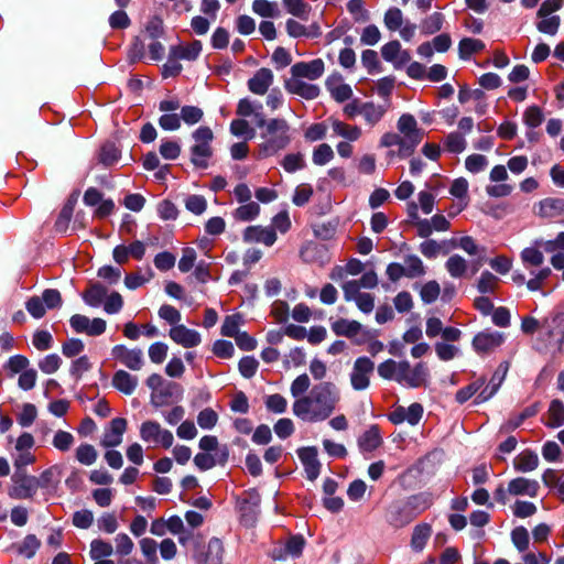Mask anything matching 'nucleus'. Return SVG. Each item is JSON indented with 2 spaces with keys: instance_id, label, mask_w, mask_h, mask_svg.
Segmentation results:
<instances>
[{
  "instance_id": "nucleus-1",
  "label": "nucleus",
  "mask_w": 564,
  "mask_h": 564,
  "mask_svg": "<svg viewBox=\"0 0 564 564\" xmlns=\"http://www.w3.org/2000/svg\"><path fill=\"white\" fill-rule=\"evenodd\" d=\"M339 402V389L335 383L324 381L316 384L308 394L296 399L292 411L302 421L322 422L334 413Z\"/></svg>"
},
{
  "instance_id": "nucleus-2",
  "label": "nucleus",
  "mask_w": 564,
  "mask_h": 564,
  "mask_svg": "<svg viewBox=\"0 0 564 564\" xmlns=\"http://www.w3.org/2000/svg\"><path fill=\"white\" fill-rule=\"evenodd\" d=\"M258 127L262 128L259 155L269 158L285 149L292 141L291 127L285 119H261Z\"/></svg>"
},
{
  "instance_id": "nucleus-3",
  "label": "nucleus",
  "mask_w": 564,
  "mask_h": 564,
  "mask_svg": "<svg viewBox=\"0 0 564 564\" xmlns=\"http://www.w3.org/2000/svg\"><path fill=\"white\" fill-rule=\"evenodd\" d=\"M192 138L194 144L189 149L191 161L196 167L206 169L213 155L214 133L208 127H199L192 133Z\"/></svg>"
},
{
  "instance_id": "nucleus-4",
  "label": "nucleus",
  "mask_w": 564,
  "mask_h": 564,
  "mask_svg": "<svg viewBox=\"0 0 564 564\" xmlns=\"http://www.w3.org/2000/svg\"><path fill=\"white\" fill-rule=\"evenodd\" d=\"M140 437L153 447L170 448L174 442L173 433L170 430L163 429L159 422L152 420L144 421L140 425Z\"/></svg>"
},
{
  "instance_id": "nucleus-5",
  "label": "nucleus",
  "mask_w": 564,
  "mask_h": 564,
  "mask_svg": "<svg viewBox=\"0 0 564 564\" xmlns=\"http://www.w3.org/2000/svg\"><path fill=\"white\" fill-rule=\"evenodd\" d=\"M399 134L403 141V149L411 154L423 139V131L419 128L417 121L412 115H402L397 123Z\"/></svg>"
},
{
  "instance_id": "nucleus-6",
  "label": "nucleus",
  "mask_w": 564,
  "mask_h": 564,
  "mask_svg": "<svg viewBox=\"0 0 564 564\" xmlns=\"http://www.w3.org/2000/svg\"><path fill=\"white\" fill-rule=\"evenodd\" d=\"M11 481L12 485L8 489V495L13 499H31L37 492V478L28 475L25 471H14Z\"/></svg>"
},
{
  "instance_id": "nucleus-7",
  "label": "nucleus",
  "mask_w": 564,
  "mask_h": 564,
  "mask_svg": "<svg viewBox=\"0 0 564 564\" xmlns=\"http://www.w3.org/2000/svg\"><path fill=\"white\" fill-rule=\"evenodd\" d=\"M373 370L375 364L370 360V358H357L349 373V380L352 389L356 391H364L368 389Z\"/></svg>"
},
{
  "instance_id": "nucleus-8",
  "label": "nucleus",
  "mask_w": 564,
  "mask_h": 564,
  "mask_svg": "<svg viewBox=\"0 0 564 564\" xmlns=\"http://www.w3.org/2000/svg\"><path fill=\"white\" fill-rule=\"evenodd\" d=\"M70 327L78 334H86L88 336H99L105 333L107 323L105 319L96 317L90 319L89 317L75 314L69 319Z\"/></svg>"
},
{
  "instance_id": "nucleus-9",
  "label": "nucleus",
  "mask_w": 564,
  "mask_h": 564,
  "mask_svg": "<svg viewBox=\"0 0 564 564\" xmlns=\"http://www.w3.org/2000/svg\"><path fill=\"white\" fill-rule=\"evenodd\" d=\"M111 356L115 360L133 371L140 370L144 364L141 349H130L124 345H116L111 349Z\"/></svg>"
},
{
  "instance_id": "nucleus-10",
  "label": "nucleus",
  "mask_w": 564,
  "mask_h": 564,
  "mask_svg": "<svg viewBox=\"0 0 564 564\" xmlns=\"http://www.w3.org/2000/svg\"><path fill=\"white\" fill-rule=\"evenodd\" d=\"M414 520L404 500L393 501L386 510V521L395 529H401Z\"/></svg>"
},
{
  "instance_id": "nucleus-11",
  "label": "nucleus",
  "mask_w": 564,
  "mask_h": 564,
  "mask_svg": "<svg viewBox=\"0 0 564 564\" xmlns=\"http://www.w3.org/2000/svg\"><path fill=\"white\" fill-rule=\"evenodd\" d=\"M325 72V64L323 59L315 58L310 62H299L292 65L291 76L297 78H306L308 80H316Z\"/></svg>"
},
{
  "instance_id": "nucleus-12",
  "label": "nucleus",
  "mask_w": 564,
  "mask_h": 564,
  "mask_svg": "<svg viewBox=\"0 0 564 564\" xmlns=\"http://www.w3.org/2000/svg\"><path fill=\"white\" fill-rule=\"evenodd\" d=\"M505 335L499 332H480L473 339V347L478 354H489L500 347Z\"/></svg>"
},
{
  "instance_id": "nucleus-13",
  "label": "nucleus",
  "mask_w": 564,
  "mask_h": 564,
  "mask_svg": "<svg viewBox=\"0 0 564 564\" xmlns=\"http://www.w3.org/2000/svg\"><path fill=\"white\" fill-rule=\"evenodd\" d=\"M127 425V420L123 417L112 419L109 425L105 429L100 441L101 446L106 448L119 446L122 443Z\"/></svg>"
},
{
  "instance_id": "nucleus-14",
  "label": "nucleus",
  "mask_w": 564,
  "mask_h": 564,
  "mask_svg": "<svg viewBox=\"0 0 564 564\" xmlns=\"http://www.w3.org/2000/svg\"><path fill=\"white\" fill-rule=\"evenodd\" d=\"M243 241L247 243H263L271 247L276 241V232L270 227L249 226L242 235Z\"/></svg>"
},
{
  "instance_id": "nucleus-15",
  "label": "nucleus",
  "mask_w": 564,
  "mask_h": 564,
  "mask_svg": "<svg viewBox=\"0 0 564 564\" xmlns=\"http://www.w3.org/2000/svg\"><path fill=\"white\" fill-rule=\"evenodd\" d=\"M325 86L329 91L332 98L337 102H345L351 99L352 89L350 85L344 82L340 74H332L325 82Z\"/></svg>"
},
{
  "instance_id": "nucleus-16",
  "label": "nucleus",
  "mask_w": 564,
  "mask_h": 564,
  "mask_svg": "<svg viewBox=\"0 0 564 564\" xmlns=\"http://www.w3.org/2000/svg\"><path fill=\"white\" fill-rule=\"evenodd\" d=\"M423 415V406L420 403H412L410 406H397L389 415L393 424H401L408 422L411 425H416Z\"/></svg>"
},
{
  "instance_id": "nucleus-17",
  "label": "nucleus",
  "mask_w": 564,
  "mask_h": 564,
  "mask_svg": "<svg viewBox=\"0 0 564 564\" xmlns=\"http://www.w3.org/2000/svg\"><path fill=\"white\" fill-rule=\"evenodd\" d=\"M169 336L174 343L184 348H193L200 344L199 333L182 324L172 326Z\"/></svg>"
},
{
  "instance_id": "nucleus-18",
  "label": "nucleus",
  "mask_w": 564,
  "mask_h": 564,
  "mask_svg": "<svg viewBox=\"0 0 564 564\" xmlns=\"http://www.w3.org/2000/svg\"><path fill=\"white\" fill-rule=\"evenodd\" d=\"M274 75L271 69L262 67L258 69L248 80V88L251 93L263 96L273 84Z\"/></svg>"
},
{
  "instance_id": "nucleus-19",
  "label": "nucleus",
  "mask_w": 564,
  "mask_h": 564,
  "mask_svg": "<svg viewBox=\"0 0 564 564\" xmlns=\"http://www.w3.org/2000/svg\"><path fill=\"white\" fill-rule=\"evenodd\" d=\"M285 89L289 93L299 95L305 99H315L321 93L317 85L308 84L303 79L293 76L285 80Z\"/></svg>"
},
{
  "instance_id": "nucleus-20",
  "label": "nucleus",
  "mask_w": 564,
  "mask_h": 564,
  "mask_svg": "<svg viewBox=\"0 0 564 564\" xmlns=\"http://www.w3.org/2000/svg\"><path fill=\"white\" fill-rule=\"evenodd\" d=\"M540 485L534 479L517 477L509 481L508 492L511 496H528L534 498L538 496Z\"/></svg>"
},
{
  "instance_id": "nucleus-21",
  "label": "nucleus",
  "mask_w": 564,
  "mask_h": 564,
  "mask_svg": "<svg viewBox=\"0 0 564 564\" xmlns=\"http://www.w3.org/2000/svg\"><path fill=\"white\" fill-rule=\"evenodd\" d=\"M328 122L334 134L343 138L347 142H356L362 135V130L357 124H350L336 118H329Z\"/></svg>"
},
{
  "instance_id": "nucleus-22",
  "label": "nucleus",
  "mask_w": 564,
  "mask_h": 564,
  "mask_svg": "<svg viewBox=\"0 0 564 564\" xmlns=\"http://www.w3.org/2000/svg\"><path fill=\"white\" fill-rule=\"evenodd\" d=\"M381 55L384 61L392 63L395 67L402 66L411 59L409 52L402 50L398 41L386 43L381 47Z\"/></svg>"
},
{
  "instance_id": "nucleus-23",
  "label": "nucleus",
  "mask_w": 564,
  "mask_h": 564,
  "mask_svg": "<svg viewBox=\"0 0 564 564\" xmlns=\"http://www.w3.org/2000/svg\"><path fill=\"white\" fill-rule=\"evenodd\" d=\"M297 454L304 465L307 478L310 480L316 479L321 471V463L317 459V449L315 447H304L299 449Z\"/></svg>"
},
{
  "instance_id": "nucleus-24",
  "label": "nucleus",
  "mask_w": 564,
  "mask_h": 564,
  "mask_svg": "<svg viewBox=\"0 0 564 564\" xmlns=\"http://www.w3.org/2000/svg\"><path fill=\"white\" fill-rule=\"evenodd\" d=\"M63 476V467L61 465H52L43 470L37 478L39 488L47 491H56Z\"/></svg>"
},
{
  "instance_id": "nucleus-25",
  "label": "nucleus",
  "mask_w": 564,
  "mask_h": 564,
  "mask_svg": "<svg viewBox=\"0 0 564 564\" xmlns=\"http://www.w3.org/2000/svg\"><path fill=\"white\" fill-rule=\"evenodd\" d=\"M429 376V370L425 364L419 362L414 367H411L408 361V369L404 371V380L402 386L410 388H419L425 384Z\"/></svg>"
},
{
  "instance_id": "nucleus-26",
  "label": "nucleus",
  "mask_w": 564,
  "mask_h": 564,
  "mask_svg": "<svg viewBox=\"0 0 564 564\" xmlns=\"http://www.w3.org/2000/svg\"><path fill=\"white\" fill-rule=\"evenodd\" d=\"M113 387L124 394H132L138 386V378L124 370H118L112 377Z\"/></svg>"
},
{
  "instance_id": "nucleus-27",
  "label": "nucleus",
  "mask_w": 564,
  "mask_h": 564,
  "mask_svg": "<svg viewBox=\"0 0 564 564\" xmlns=\"http://www.w3.org/2000/svg\"><path fill=\"white\" fill-rule=\"evenodd\" d=\"M432 534V528L427 523H420L413 528L411 535V549L420 553L424 550L427 541L430 540Z\"/></svg>"
},
{
  "instance_id": "nucleus-28",
  "label": "nucleus",
  "mask_w": 564,
  "mask_h": 564,
  "mask_svg": "<svg viewBox=\"0 0 564 564\" xmlns=\"http://www.w3.org/2000/svg\"><path fill=\"white\" fill-rule=\"evenodd\" d=\"M387 108L382 105H377L372 101H365L361 108V116L369 127H375L384 117Z\"/></svg>"
},
{
  "instance_id": "nucleus-29",
  "label": "nucleus",
  "mask_w": 564,
  "mask_h": 564,
  "mask_svg": "<svg viewBox=\"0 0 564 564\" xmlns=\"http://www.w3.org/2000/svg\"><path fill=\"white\" fill-rule=\"evenodd\" d=\"M382 443V438L377 426H371L358 438V446L361 452H372Z\"/></svg>"
},
{
  "instance_id": "nucleus-30",
  "label": "nucleus",
  "mask_w": 564,
  "mask_h": 564,
  "mask_svg": "<svg viewBox=\"0 0 564 564\" xmlns=\"http://www.w3.org/2000/svg\"><path fill=\"white\" fill-rule=\"evenodd\" d=\"M202 52V43L199 41H193L186 45H177L171 48V55L175 59H196Z\"/></svg>"
},
{
  "instance_id": "nucleus-31",
  "label": "nucleus",
  "mask_w": 564,
  "mask_h": 564,
  "mask_svg": "<svg viewBox=\"0 0 564 564\" xmlns=\"http://www.w3.org/2000/svg\"><path fill=\"white\" fill-rule=\"evenodd\" d=\"M445 269L453 279L467 276L468 262L459 254L451 256L445 262Z\"/></svg>"
},
{
  "instance_id": "nucleus-32",
  "label": "nucleus",
  "mask_w": 564,
  "mask_h": 564,
  "mask_svg": "<svg viewBox=\"0 0 564 564\" xmlns=\"http://www.w3.org/2000/svg\"><path fill=\"white\" fill-rule=\"evenodd\" d=\"M539 466V457L534 452L523 451L516 456L513 467L521 473H529L536 469Z\"/></svg>"
},
{
  "instance_id": "nucleus-33",
  "label": "nucleus",
  "mask_w": 564,
  "mask_h": 564,
  "mask_svg": "<svg viewBox=\"0 0 564 564\" xmlns=\"http://www.w3.org/2000/svg\"><path fill=\"white\" fill-rule=\"evenodd\" d=\"M261 109V104L253 102L248 98H242L237 105L236 113L243 119L247 117H254L256 122L258 123V121L264 119Z\"/></svg>"
},
{
  "instance_id": "nucleus-34",
  "label": "nucleus",
  "mask_w": 564,
  "mask_h": 564,
  "mask_svg": "<svg viewBox=\"0 0 564 564\" xmlns=\"http://www.w3.org/2000/svg\"><path fill=\"white\" fill-rule=\"evenodd\" d=\"M405 276L409 279L421 278L426 273V267L423 261L415 254L404 257L403 264Z\"/></svg>"
},
{
  "instance_id": "nucleus-35",
  "label": "nucleus",
  "mask_w": 564,
  "mask_h": 564,
  "mask_svg": "<svg viewBox=\"0 0 564 564\" xmlns=\"http://www.w3.org/2000/svg\"><path fill=\"white\" fill-rule=\"evenodd\" d=\"M41 545L40 540L34 534H28L20 543H17L13 547L18 554L25 557L32 558L37 552Z\"/></svg>"
},
{
  "instance_id": "nucleus-36",
  "label": "nucleus",
  "mask_w": 564,
  "mask_h": 564,
  "mask_svg": "<svg viewBox=\"0 0 564 564\" xmlns=\"http://www.w3.org/2000/svg\"><path fill=\"white\" fill-rule=\"evenodd\" d=\"M521 261L525 268L540 267L544 262V256L540 248L533 242V246L524 248L520 253Z\"/></svg>"
},
{
  "instance_id": "nucleus-37",
  "label": "nucleus",
  "mask_w": 564,
  "mask_h": 564,
  "mask_svg": "<svg viewBox=\"0 0 564 564\" xmlns=\"http://www.w3.org/2000/svg\"><path fill=\"white\" fill-rule=\"evenodd\" d=\"M332 329L336 335L352 337L360 332L361 325L356 321L340 318L332 324Z\"/></svg>"
},
{
  "instance_id": "nucleus-38",
  "label": "nucleus",
  "mask_w": 564,
  "mask_h": 564,
  "mask_svg": "<svg viewBox=\"0 0 564 564\" xmlns=\"http://www.w3.org/2000/svg\"><path fill=\"white\" fill-rule=\"evenodd\" d=\"M260 214V206L256 202L245 203L232 213L236 220L251 221L256 219Z\"/></svg>"
},
{
  "instance_id": "nucleus-39",
  "label": "nucleus",
  "mask_w": 564,
  "mask_h": 564,
  "mask_svg": "<svg viewBox=\"0 0 564 564\" xmlns=\"http://www.w3.org/2000/svg\"><path fill=\"white\" fill-rule=\"evenodd\" d=\"M252 11L262 18H276L280 15V9L276 2L269 0H254Z\"/></svg>"
},
{
  "instance_id": "nucleus-40",
  "label": "nucleus",
  "mask_w": 564,
  "mask_h": 564,
  "mask_svg": "<svg viewBox=\"0 0 564 564\" xmlns=\"http://www.w3.org/2000/svg\"><path fill=\"white\" fill-rule=\"evenodd\" d=\"M178 390L180 387L177 383L165 380L164 383L162 384V388L158 392L151 393V402L155 406H161L162 404L165 403V401L169 398H172Z\"/></svg>"
},
{
  "instance_id": "nucleus-41",
  "label": "nucleus",
  "mask_w": 564,
  "mask_h": 564,
  "mask_svg": "<svg viewBox=\"0 0 564 564\" xmlns=\"http://www.w3.org/2000/svg\"><path fill=\"white\" fill-rule=\"evenodd\" d=\"M107 296V289L101 284H94L83 294V300L86 304L97 307Z\"/></svg>"
},
{
  "instance_id": "nucleus-42",
  "label": "nucleus",
  "mask_w": 564,
  "mask_h": 564,
  "mask_svg": "<svg viewBox=\"0 0 564 564\" xmlns=\"http://www.w3.org/2000/svg\"><path fill=\"white\" fill-rule=\"evenodd\" d=\"M230 132L237 138H243L245 140H252L256 137V130L250 123L243 119H234L230 123Z\"/></svg>"
},
{
  "instance_id": "nucleus-43",
  "label": "nucleus",
  "mask_w": 564,
  "mask_h": 564,
  "mask_svg": "<svg viewBox=\"0 0 564 564\" xmlns=\"http://www.w3.org/2000/svg\"><path fill=\"white\" fill-rule=\"evenodd\" d=\"M485 48V43L478 39L465 37L458 44L459 56L463 59L469 58L474 53Z\"/></svg>"
},
{
  "instance_id": "nucleus-44",
  "label": "nucleus",
  "mask_w": 564,
  "mask_h": 564,
  "mask_svg": "<svg viewBox=\"0 0 564 564\" xmlns=\"http://www.w3.org/2000/svg\"><path fill=\"white\" fill-rule=\"evenodd\" d=\"M284 8L286 11L302 20H307L311 7L304 0H282Z\"/></svg>"
},
{
  "instance_id": "nucleus-45",
  "label": "nucleus",
  "mask_w": 564,
  "mask_h": 564,
  "mask_svg": "<svg viewBox=\"0 0 564 564\" xmlns=\"http://www.w3.org/2000/svg\"><path fill=\"white\" fill-rule=\"evenodd\" d=\"M549 422L551 427H558L564 424V404L560 400H553L549 406Z\"/></svg>"
},
{
  "instance_id": "nucleus-46",
  "label": "nucleus",
  "mask_w": 564,
  "mask_h": 564,
  "mask_svg": "<svg viewBox=\"0 0 564 564\" xmlns=\"http://www.w3.org/2000/svg\"><path fill=\"white\" fill-rule=\"evenodd\" d=\"M466 140L458 131L451 132L444 140V148L451 153H460L466 149Z\"/></svg>"
},
{
  "instance_id": "nucleus-47",
  "label": "nucleus",
  "mask_w": 564,
  "mask_h": 564,
  "mask_svg": "<svg viewBox=\"0 0 564 564\" xmlns=\"http://www.w3.org/2000/svg\"><path fill=\"white\" fill-rule=\"evenodd\" d=\"M120 151L113 143H105L99 152V162L105 166H112L119 161Z\"/></svg>"
},
{
  "instance_id": "nucleus-48",
  "label": "nucleus",
  "mask_w": 564,
  "mask_h": 564,
  "mask_svg": "<svg viewBox=\"0 0 564 564\" xmlns=\"http://www.w3.org/2000/svg\"><path fill=\"white\" fill-rule=\"evenodd\" d=\"M441 294L440 283L435 280L427 281L420 289L421 300L425 304L434 303Z\"/></svg>"
},
{
  "instance_id": "nucleus-49",
  "label": "nucleus",
  "mask_w": 564,
  "mask_h": 564,
  "mask_svg": "<svg viewBox=\"0 0 564 564\" xmlns=\"http://www.w3.org/2000/svg\"><path fill=\"white\" fill-rule=\"evenodd\" d=\"M113 547L109 542H106L100 539H95L90 543V557L93 560H100L108 557L112 554Z\"/></svg>"
},
{
  "instance_id": "nucleus-50",
  "label": "nucleus",
  "mask_w": 564,
  "mask_h": 564,
  "mask_svg": "<svg viewBox=\"0 0 564 564\" xmlns=\"http://www.w3.org/2000/svg\"><path fill=\"white\" fill-rule=\"evenodd\" d=\"M334 159V151L327 143H321L313 150L312 161L315 165H325Z\"/></svg>"
},
{
  "instance_id": "nucleus-51",
  "label": "nucleus",
  "mask_w": 564,
  "mask_h": 564,
  "mask_svg": "<svg viewBox=\"0 0 564 564\" xmlns=\"http://www.w3.org/2000/svg\"><path fill=\"white\" fill-rule=\"evenodd\" d=\"M75 456L80 464L90 466L96 463L98 453L93 445L82 444L76 448Z\"/></svg>"
},
{
  "instance_id": "nucleus-52",
  "label": "nucleus",
  "mask_w": 564,
  "mask_h": 564,
  "mask_svg": "<svg viewBox=\"0 0 564 564\" xmlns=\"http://www.w3.org/2000/svg\"><path fill=\"white\" fill-rule=\"evenodd\" d=\"M468 181L464 177L454 180L449 188L451 195L463 202V207L468 204Z\"/></svg>"
},
{
  "instance_id": "nucleus-53",
  "label": "nucleus",
  "mask_w": 564,
  "mask_h": 564,
  "mask_svg": "<svg viewBox=\"0 0 564 564\" xmlns=\"http://www.w3.org/2000/svg\"><path fill=\"white\" fill-rule=\"evenodd\" d=\"M499 285V279L489 271H484L477 282V289L480 293H494Z\"/></svg>"
},
{
  "instance_id": "nucleus-54",
  "label": "nucleus",
  "mask_w": 564,
  "mask_h": 564,
  "mask_svg": "<svg viewBox=\"0 0 564 564\" xmlns=\"http://www.w3.org/2000/svg\"><path fill=\"white\" fill-rule=\"evenodd\" d=\"M485 382V378H478L470 384L459 389L456 392V401L458 403H464L468 401L473 395L478 393V391L484 387Z\"/></svg>"
},
{
  "instance_id": "nucleus-55",
  "label": "nucleus",
  "mask_w": 564,
  "mask_h": 564,
  "mask_svg": "<svg viewBox=\"0 0 564 564\" xmlns=\"http://www.w3.org/2000/svg\"><path fill=\"white\" fill-rule=\"evenodd\" d=\"M74 443H75V438H74L73 434L69 432L63 431V430H58L57 432H55L53 440H52V445L57 451H61V452L69 451L72 448V446L74 445Z\"/></svg>"
},
{
  "instance_id": "nucleus-56",
  "label": "nucleus",
  "mask_w": 564,
  "mask_h": 564,
  "mask_svg": "<svg viewBox=\"0 0 564 564\" xmlns=\"http://www.w3.org/2000/svg\"><path fill=\"white\" fill-rule=\"evenodd\" d=\"M444 15L440 12H434L422 21V32L425 34H434L442 29Z\"/></svg>"
},
{
  "instance_id": "nucleus-57",
  "label": "nucleus",
  "mask_w": 564,
  "mask_h": 564,
  "mask_svg": "<svg viewBox=\"0 0 564 564\" xmlns=\"http://www.w3.org/2000/svg\"><path fill=\"white\" fill-rule=\"evenodd\" d=\"M12 460L15 471H24L25 467L34 464L36 458L32 451H14Z\"/></svg>"
},
{
  "instance_id": "nucleus-58",
  "label": "nucleus",
  "mask_w": 564,
  "mask_h": 564,
  "mask_svg": "<svg viewBox=\"0 0 564 564\" xmlns=\"http://www.w3.org/2000/svg\"><path fill=\"white\" fill-rule=\"evenodd\" d=\"M380 145L383 148H390V147L398 145L399 147V155L401 158H406V156L411 155V152L409 150L403 149V141H402L399 132L398 133H394V132L384 133L380 139Z\"/></svg>"
},
{
  "instance_id": "nucleus-59",
  "label": "nucleus",
  "mask_w": 564,
  "mask_h": 564,
  "mask_svg": "<svg viewBox=\"0 0 564 564\" xmlns=\"http://www.w3.org/2000/svg\"><path fill=\"white\" fill-rule=\"evenodd\" d=\"M159 152L165 160H176L181 154V145L177 141L164 139L161 141Z\"/></svg>"
},
{
  "instance_id": "nucleus-60",
  "label": "nucleus",
  "mask_w": 564,
  "mask_h": 564,
  "mask_svg": "<svg viewBox=\"0 0 564 564\" xmlns=\"http://www.w3.org/2000/svg\"><path fill=\"white\" fill-rule=\"evenodd\" d=\"M36 416H37V410H36L35 405L32 403H24L22 405L20 413L18 414L17 420H18V423L22 427H29L33 424Z\"/></svg>"
},
{
  "instance_id": "nucleus-61",
  "label": "nucleus",
  "mask_w": 564,
  "mask_h": 564,
  "mask_svg": "<svg viewBox=\"0 0 564 564\" xmlns=\"http://www.w3.org/2000/svg\"><path fill=\"white\" fill-rule=\"evenodd\" d=\"M414 519L430 506V500L423 495L411 496L404 500Z\"/></svg>"
},
{
  "instance_id": "nucleus-62",
  "label": "nucleus",
  "mask_w": 564,
  "mask_h": 564,
  "mask_svg": "<svg viewBox=\"0 0 564 564\" xmlns=\"http://www.w3.org/2000/svg\"><path fill=\"white\" fill-rule=\"evenodd\" d=\"M218 422V414L210 408H205L197 414V424L203 430H212Z\"/></svg>"
},
{
  "instance_id": "nucleus-63",
  "label": "nucleus",
  "mask_w": 564,
  "mask_h": 564,
  "mask_svg": "<svg viewBox=\"0 0 564 564\" xmlns=\"http://www.w3.org/2000/svg\"><path fill=\"white\" fill-rule=\"evenodd\" d=\"M563 207L560 199L546 198L540 203L539 215L542 217H554Z\"/></svg>"
},
{
  "instance_id": "nucleus-64",
  "label": "nucleus",
  "mask_w": 564,
  "mask_h": 564,
  "mask_svg": "<svg viewBox=\"0 0 564 564\" xmlns=\"http://www.w3.org/2000/svg\"><path fill=\"white\" fill-rule=\"evenodd\" d=\"M204 112L195 106H184L181 108L180 118L188 126H193L202 120Z\"/></svg>"
}]
</instances>
